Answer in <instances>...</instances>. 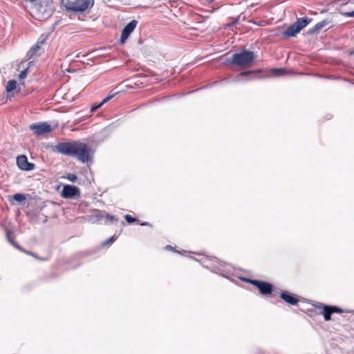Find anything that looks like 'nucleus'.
Segmentation results:
<instances>
[{"label":"nucleus","mask_w":354,"mask_h":354,"mask_svg":"<svg viewBox=\"0 0 354 354\" xmlns=\"http://www.w3.org/2000/svg\"><path fill=\"white\" fill-rule=\"evenodd\" d=\"M55 151L63 155L74 157L82 163L92 160L91 149L80 141L60 142L55 146Z\"/></svg>","instance_id":"obj_1"},{"label":"nucleus","mask_w":354,"mask_h":354,"mask_svg":"<svg viewBox=\"0 0 354 354\" xmlns=\"http://www.w3.org/2000/svg\"><path fill=\"white\" fill-rule=\"evenodd\" d=\"M53 0H37L33 2V11L38 19H44L53 14Z\"/></svg>","instance_id":"obj_2"},{"label":"nucleus","mask_w":354,"mask_h":354,"mask_svg":"<svg viewBox=\"0 0 354 354\" xmlns=\"http://www.w3.org/2000/svg\"><path fill=\"white\" fill-rule=\"evenodd\" d=\"M94 0H62V5L68 11L82 12L93 6Z\"/></svg>","instance_id":"obj_3"},{"label":"nucleus","mask_w":354,"mask_h":354,"mask_svg":"<svg viewBox=\"0 0 354 354\" xmlns=\"http://www.w3.org/2000/svg\"><path fill=\"white\" fill-rule=\"evenodd\" d=\"M255 58L256 56L253 52L243 50L233 55L232 62L239 66L248 67Z\"/></svg>","instance_id":"obj_4"},{"label":"nucleus","mask_w":354,"mask_h":354,"mask_svg":"<svg viewBox=\"0 0 354 354\" xmlns=\"http://www.w3.org/2000/svg\"><path fill=\"white\" fill-rule=\"evenodd\" d=\"M30 129L37 136H42L51 131L52 128L47 122H38L30 125Z\"/></svg>","instance_id":"obj_5"},{"label":"nucleus","mask_w":354,"mask_h":354,"mask_svg":"<svg viewBox=\"0 0 354 354\" xmlns=\"http://www.w3.org/2000/svg\"><path fill=\"white\" fill-rule=\"evenodd\" d=\"M80 189L76 186L66 185L63 187L62 196L64 198H73L75 196H80Z\"/></svg>","instance_id":"obj_6"},{"label":"nucleus","mask_w":354,"mask_h":354,"mask_svg":"<svg viewBox=\"0 0 354 354\" xmlns=\"http://www.w3.org/2000/svg\"><path fill=\"white\" fill-rule=\"evenodd\" d=\"M246 281L257 286L263 295L270 294L272 292V286L269 283L252 279H247Z\"/></svg>","instance_id":"obj_7"},{"label":"nucleus","mask_w":354,"mask_h":354,"mask_svg":"<svg viewBox=\"0 0 354 354\" xmlns=\"http://www.w3.org/2000/svg\"><path fill=\"white\" fill-rule=\"evenodd\" d=\"M137 21L132 20L127 26H124L122 31L120 37V43L124 44L131 33L134 30L137 25Z\"/></svg>","instance_id":"obj_8"},{"label":"nucleus","mask_w":354,"mask_h":354,"mask_svg":"<svg viewBox=\"0 0 354 354\" xmlns=\"http://www.w3.org/2000/svg\"><path fill=\"white\" fill-rule=\"evenodd\" d=\"M17 164L21 170L31 171L35 169V165L29 162L27 157L24 155L19 156L17 158Z\"/></svg>","instance_id":"obj_9"},{"label":"nucleus","mask_w":354,"mask_h":354,"mask_svg":"<svg viewBox=\"0 0 354 354\" xmlns=\"http://www.w3.org/2000/svg\"><path fill=\"white\" fill-rule=\"evenodd\" d=\"M310 21V19L302 17L298 19L297 21L294 23V24L296 26L297 31L300 32L301 30L306 27Z\"/></svg>","instance_id":"obj_10"},{"label":"nucleus","mask_w":354,"mask_h":354,"mask_svg":"<svg viewBox=\"0 0 354 354\" xmlns=\"http://www.w3.org/2000/svg\"><path fill=\"white\" fill-rule=\"evenodd\" d=\"M115 94L116 93L111 92L110 94L107 97H106L100 103L93 105L91 109V111H95L97 109L100 108L104 104L111 100L115 95Z\"/></svg>","instance_id":"obj_11"},{"label":"nucleus","mask_w":354,"mask_h":354,"mask_svg":"<svg viewBox=\"0 0 354 354\" xmlns=\"http://www.w3.org/2000/svg\"><path fill=\"white\" fill-rule=\"evenodd\" d=\"M319 307L322 308V313L324 315L325 321L330 320V316L333 314L331 307L330 306H325L323 304H321Z\"/></svg>","instance_id":"obj_12"},{"label":"nucleus","mask_w":354,"mask_h":354,"mask_svg":"<svg viewBox=\"0 0 354 354\" xmlns=\"http://www.w3.org/2000/svg\"><path fill=\"white\" fill-rule=\"evenodd\" d=\"M40 44L39 42L35 44L27 53V57L28 59L34 57L35 56L37 55L38 52L40 50Z\"/></svg>","instance_id":"obj_13"},{"label":"nucleus","mask_w":354,"mask_h":354,"mask_svg":"<svg viewBox=\"0 0 354 354\" xmlns=\"http://www.w3.org/2000/svg\"><path fill=\"white\" fill-rule=\"evenodd\" d=\"M281 298L286 302L292 305H295L298 302V299L297 298L286 292L281 293Z\"/></svg>","instance_id":"obj_14"},{"label":"nucleus","mask_w":354,"mask_h":354,"mask_svg":"<svg viewBox=\"0 0 354 354\" xmlns=\"http://www.w3.org/2000/svg\"><path fill=\"white\" fill-rule=\"evenodd\" d=\"M299 32V31H297L296 26L293 24L286 30L283 32V35L286 37H295Z\"/></svg>","instance_id":"obj_15"},{"label":"nucleus","mask_w":354,"mask_h":354,"mask_svg":"<svg viewBox=\"0 0 354 354\" xmlns=\"http://www.w3.org/2000/svg\"><path fill=\"white\" fill-rule=\"evenodd\" d=\"M6 235H7V239H8V241H9L10 243H12V245H13L16 248H17L18 250H21V251H22V252H26V253H27V254H30V255H32V257H35V258H37V257H36V255H35L34 253L30 252H26V251H25V250H24L22 248H21V247H20L17 243H16L15 242H14V241L11 239V238H10V232L9 231H8V232H7Z\"/></svg>","instance_id":"obj_16"},{"label":"nucleus","mask_w":354,"mask_h":354,"mask_svg":"<svg viewBox=\"0 0 354 354\" xmlns=\"http://www.w3.org/2000/svg\"><path fill=\"white\" fill-rule=\"evenodd\" d=\"M328 24V21H326V20H324L319 23H317L313 28L310 29L309 30V33L310 34H313V33H315V32L319 30L320 29L323 28L324 27H325L326 25Z\"/></svg>","instance_id":"obj_17"},{"label":"nucleus","mask_w":354,"mask_h":354,"mask_svg":"<svg viewBox=\"0 0 354 354\" xmlns=\"http://www.w3.org/2000/svg\"><path fill=\"white\" fill-rule=\"evenodd\" d=\"M285 74V70L283 68H272L270 71L269 76L270 77H278Z\"/></svg>","instance_id":"obj_18"},{"label":"nucleus","mask_w":354,"mask_h":354,"mask_svg":"<svg viewBox=\"0 0 354 354\" xmlns=\"http://www.w3.org/2000/svg\"><path fill=\"white\" fill-rule=\"evenodd\" d=\"M16 87H17V82L14 80H10L7 83L6 91L8 93H10V92L12 91L13 90H15L16 88Z\"/></svg>","instance_id":"obj_19"},{"label":"nucleus","mask_w":354,"mask_h":354,"mask_svg":"<svg viewBox=\"0 0 354 354\" xmlns=\"http://www.w3.org/2000/svg\"><path fill=\"white\" fill-rule=\"evenodd\" d=\"M13 198L15 201L21 203L23 202L26 198L24 194H16L14 195Z\"/></svg>","instance_id":"obj_20"},{"label":"nucleus","mask_w":354,"mask_h":354,"mask_svg":"<svg viewBox=\"0 0 354 354\" xmlns=\"http://www.w3.org/2000/svg\"><path fill=\"white\" fill-rule=\"evenodd\" d=\"M28 68H25L24 70H23L19 75V80H24L25 79L26 77H27V75H28Z\"/></svg>","instance_id":"obj_21"},{"label":"nucleus","mask_w":354,"mask_h":354,"mask_svg":"<svg viewBox=\"0 0 354 354\" xmlns=\"http://www.w3.org/2000/svg\"><path fill=\"white\" fill-rule=\"evenodd\" d=\"M254 73V71H245V72H242V73H240L239 76L237 77V78L236 79V81H239L240 80V77L250 75H252Z\"/></svg>","instance_id":"obj_22"},{"label":"nucleus","mask_w":354,"mask_h":354,"mask_svg":"<svg viewBox=\"0 0 354 354\" xmlns=\"http://www.w3.org/2000/svg\"><path fill=\"white\" fill-rule=\"evenodd\" d=\"M66 178L68 180L73 183H75L77 179V176L73 174H68Z\"/></svg>","instance_id":"obj_23"},{"label":"nucleus","mask_w":354,"mask_h":354,"mask_svg":"<svg viewBox=\"0 0 354 354\" xmlns=\"http://www.w3.org/2000/svg\"><path fill=\"white\" fill-rule=\"evenodd\" d=\"M124 218L125 220L129 223H131L136 220L135 218L132 217L131 215L129 214L125 215Z\"/></svg>","instance_id":"obj_24"},{"label":"nucleus","mask_w":354,"mask_h":354,"mask_svg":"<svg viewBox=\"0 0 354 354\" xmlns=\"http://www.w3.org/2000/svg\"><path fill=\"white\" fill-rule=\"evenodd\" d=\"M116 239V237H115L114 236L110 237L108 240H106V241H104L103 243V245H106L109 243H113Z\"/></svg>","instance_id":"obj_25"},{"label":"nucleus","mask_w":354,"mask_h":354,"mask_svg":"<svg viewBox=\"0 0 354 354\" xmlns=\"http://www.w3.org/2000/svg\"><path fill=\"white\" fill-rule=\"evenodd\" d=\"M331 307V310L333 311V313H343V310L342 309L337 307V306H330Z\"/></svg>","instance_id":"obj_26"},{"label":"nucleus","mask_w":354,"mask_h":354,"mask_svg":"<svg viewBox=\"0 0 354 354\" xmlns=\"http://www.w3.org/2000/svg\"><path fill=\"white\" fill-rule=\"evenodd\" d=\"M344 15L350 17H354V10L352 12H344Z\"/></svg>","instance_id":"obj_27"},{"label":"nucleus","mask_w":354,"mask_h":354,"mask_svg":"<svg viewBox=\"0 0 354 354\" xmlns=\"http://www.w3.org/2000/svg\"><path fill=\"white\" fill-rule=\"evenodd\" d=\"M107 218H109L110 221H113L115 219L114 216H111V215H107Z\"/></svg>","instance_id":"obj_28"},{"label":"nucleus","mask_w":354,"mask_h":354,"mask_svg":"<svg viewBox=\"0 0 354 354\" xmlns=\"http://www.w3.org/2000/svg\"><path fill=\"white\" fill-rule=\"evenodd\" d=\"M141 225H148V223L145 222V223H142Z\"/></svg>","instance_id":"obj_29"}]
</instances>
